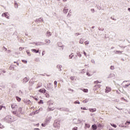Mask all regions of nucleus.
<instances>
[{
  "instance_id": "c9c22d12",
  "label": "nucleus",
  "mask_w": 130,
  "mask_h": 130,
  "mask_svg": "<svg viewBox=\"0 0 130 130\" xmlns=\"http://www.w3.org/2000/svg\"><path fill=\"white\" fill-rule=\"evenodd\" d=\"M3 107H4V108H6V107H3V106H0V110H2V109H3Z\"/></svg>"
},
{
  "instance_id": "864d4df0",
  "label": "nucleus",
  "mask_w": 130,
  "mask_h": 130,
  "mask_svg": "<svg viewBox=\"0 0 130 130\" xmlns=\"http://www.w3.org/2000/svg\"><path fill=\"white\" fill-rule=\"evenodd\" d=\"M11 68H12V66H11V67H10V69H11Z\"/></svg>"
},
{
  "instance_id": "2eb2a0df",
  "label": "nucleus",
  "mask_w": 130,
  "mask_h": 130,
  "mask_svg": "<svg viewBox=\"0 0 130 130\" xmlns=\"http://www.w3.org/2000/svg\"><path fill=\"white\" fill-rule=\"evenodd\" d=\"M82 91H83L84 92V93H88V89H82Z\"/></svg>"
},
{
  "instance_id": "7ed1b4c3",
  "label": "nucleus",
  "mask_w": 130,
  "mask_h": 130,
  "mask_svg": "<svg viewBox=\"0 0 130 130\" xmlns=\"http://www.w3.org/2000/svg\"><path fill=\"white\" fill-rule=\"evenodd\" d=\"M128 86H130V82L129 81H126V83L124 86V88H127Z\"/></svg>"
},
{
  "instance_id": "1a4fd4ad",
  "label": "nucleus",
  "mask_w": 130,
  "mask_h": 130,
  "mask_svg": "<svg viewBox=\"0 0 130 130\" xmlns=\"http://www.w3.org/2000/svg\"><path fill=\"white\" fill-rule=\"evenodd\" d=\"M29 81V79L27 77H25L23 79V83H27Z\"/></svg>"
},
{
  "instance_id": "b1692460",
  "label": "nucleus",
  "mask_w": 130,
  "mask_h": 130,
  "mask_svg": "<svg viewBox=\"0 0 130 130\" xmlns=\"http://www.w3.org/2000/svg\"><path fill=\"white\" fill-rule=\"evenodd\" d=\"M129 124H130V122L127 121V122L125 123V125H126V126L129 125Z\"/></svg>"
},
{
  "instance_id": "5fc2aeb1",
  "label": "nucleus",
  "mask_w": 130,
  "mask_h": 130,
  "mask_svg": "<svg viewBox=\"0 0 130 130\" xmlns=\"http://www.w3.org/2000/svg\"><path fill=\"white\" fill-rule=\"evenodd\" d=\"M27 53H29V52H27Z\"/></svg>"
},
{
  "instance_id": "0eeeda50",
  "label": "nucleus",
  "mask_w": 130,
  "mask_h": 130,
  "mask_svg": "<svg viewBox=\"0 0 130 130\" xmlns=\"http://www.w3.org/2000/svg\"><path fill=\"white\" fill-rule=\"evenodd\" d=\"M2 17H5L6 18H7V19H9V16H8V13H5L3 14Z\"/></svg>"
},
{
  "instance_id": "c756f323",
  "label": "nucleus",
  "mask_w": 130,
  "mask_h": 130,
  "mask_svg": "<svg viewBox=\"0 0 130 130\" xmlns=\"http://www.w3.org/2000/svg\"><path fill=\"white\" fill-rule=\"evenodd\" d=\"M22 62H24V63H27V61L25 60H22Z\"/></svg>"
},
{
  "instance_id": "f03ea898",
  "label": "nucleus",
  "mask_w": 130,
  "mask_h": 130,
  "mask_svg": "<svg viewBox=\"0 0 130 130\" xmlns=\"http://www.w3.org/2000/svg\"><path fill=\"white\" fill-rule=\"evenodd\" d=\"M54 126H55V127H59V126H60L59 121L57 120L55 121L54 123Z\"/></svg>"
},
{
  "instance_id": "2f4dec72",
  "label": "nucleus",
  "mask_w": 130,
  "mask_h": 130,
  "mask_svg": "<svg viewBox=\"0 0 130 130\" xmlns=\"http://www.w3.org/2000/svg\"><path fill=\"white\" fill-rule=\"evenodd\" d=\"M85 45H88V44H89V42L88 41H86L85 42H84Z\"/></svg>"
},
{
  "instance_id": "6ab92c4d",
  "label": "nucleus",
  "mask_w": 130,
  "mask_h": 130,
  "mask_svg": "<svg viewBox=\"0 0 130 130\" xmlns=\"http://www.w3.org/2000/svg\"><path fill=\"white\" fill-rule=\"evenodd\" d=\"M46 97L47 98H49V94L48 93H47V92H46L45 94Z\"/></svg>"
},
{
  "instance_id": "3c124183",
  "label": "nucleus",
  "mask_w": 130,
  "mask_h": 130,
  "mask_svg": "<svg viewBox=\"0 0 130 130\" xmlns=\"http://www.w3.org/2000/svg\"><path fill=\"white\" fill-rule=\"evenodd\" d=\"M128 11H129V12H130V8L128 9Z\"/></svg>"
},
{
  "instance_id": "72a5a7b5",
  "label": "nucleus",
  "mask_w": 130,
  "mask_h": 130,
  "mask_svg": "<svg viewBox=\"0 0 130 130\" xmlns=\"http://www.w3.org/2000/svg\"><path fill=\"white\" fill-rule=\"evenodd\" d=\"M15 106H17V105L14 106V105H11V108H12V109L15 108Z\"/></svg>"
},
{
  "instance_id": "a19ab883",
  "label": "nucleus",
  "mask_w": 130,
  "mask_h": 130,
  "mask_svg": "<svg viewBox=\"0 0 130 130\" xmlns=\"http://www.w3.org/2000/svg\"><path fill=\"white\" fill-rule=\"evenodd\" d=\"M23 49H24V48H22V47L19 48V50L20 51L23 50Z\"/></svg>"
},
{
  "instance_id": "a18cd8bd",
  "label": "nucleus",
  "mask_w": 130,
  "mask_h": 130,
  "mask_svg": "<svg viewBox=\"0 0 130 130\" xmlns=\"http://www.w3.org/2000/svg\"><path fill=\"white\" fill-rule=\"evenodd\" d=\"M94 83H96V84H98V83H101V82H99L98 81H95Z\"/></svg>"
},
{
  "instance_id": "dca6fc26",
  "label": "nucleus",
  "mask_w": 130,
  "mask_h": 130,
  "mask_svg": "<svg viewBox=\"0 0 130 130\" xmlns=\"http://www.w3.org/2000/svg\"><path fill=\"white\" fill-rule=\"evenodd\" d=\"M111 125L112 126H113V127H115V128H116V127H117V126L116 125V124H114V123L111 124Z\"/></svg>"
},
{
  "instance_id": "bb28decb",
  "label": "nucleus",
  "mask_w": 130,
  "mask_h": 130,
  "mask_svg": "<svg viewBox=\"0 0 130 130\" xmlns=\"http://www.w3.org/2000/svg\"><path fill=\"white\" fill-rule=\"evenodd\" d=\"M88 100H85L83 101V103H87V102H88Z\"/></svg>"
},
{
  "instance_id": "c03bdc74",
  "label": "nucleus",
  "mask_w": 130,
  "mask_h": 130,
  "mask_svg": "<svg viewBox=\"0 0 130 130\" xmlns=\"http://www.w3.org/2000/svg\"><path fill=\"white\" fill-rule=\"evenodd\" d=\"M114 69V67L113 66L111 67V69L113 70Z\"/></svg>"
},
{
  "instance_id": "9d476101",
  "label": "nucleus",
  "mask_w": 130,
  "mask_h": 130,
  "mask_svg": "<svg viewBox=\"0 0 130 130\" xmlns=\"http://www.w3.org/2000/svg\"><path fill=\"white\" fill-rule=\"evenodd\" d=\"M31 51L35 52V53H38V52H39V50H37L35 49H31Z\"/></svg>"
},
{
  "instance_id": "473e14b6",
  "label": "nucleus",
  "mask_w": 130,
  "mask_h": 130,
  "mask_svg": "<svg viewBox=\"0 0 130 130\" xmlns=\"http://www.w3.org/2000/svg\"><path fill=\"white\" fill-rule=\"evenodd\" d=\"M72 130H78V127H74Z\"/></svg>"
},
{
  "instance_id": "ddd939ff",
  "label": "nucleus",
  "mask_w": 130,
  "mask_h": 130,
  "mask_svg": "<svg viewBox=\"0 0 130 130\" xmlns=\"http://www.w3.org/2000/svg\"><path fill=\"white\" fill-rule=\"evenodd\" d=\"M16 99L17 100V101L18 102H21V98L18 97V96H16Z\"/></svg>"
},
{
  "instance_id": "cd10ccee",
  "label": "nucleus",
  "mask_w": 130,
  "mask_h": 130,
  "mask_svg": "<svg viewBox=\"0 0 130 130\" xmlns=\"http://www.w3.org/2000/svg\"><path fill=\"white\" fill-rule=\"evenodd\" d=\"M74 104H80V103L78 102V101H76L74 102Z\"/></svg>"
},
{
  "instance_id": "79ce46f5",
  "label": "nucleus",
  "mask_w": 130,
  "mask_h": 130,
  "mask_svg": "<svg viewBox=\"0 0 130 130\" xmlns=\"http://www.w3.org/2000/svg\"><path fill=\"white\" fill-rule=\"evenodd\" d=\"M75 36H78V35H80V34H78V33H76V34H75Z\"/></svg>"
},
{
  "instance_id": "de8ad7c7",
  "label": "nucleus",
  "mask_w": 130,
  "mask_h": 130,
  "mask_svg": "<svg viewBox=\"0 0 130 130\" xmlns=\"http://www.w3.org/2000/svg\"><path fill=\"white\" fill-rule=\"evenodd\" d=\"M14 63H17V66H19V63H17V62H16V61H14Z\"/></svg>"
},
{
  "instance_id": "aec40b11",
  "label": "nucleus",
  "mask_w": 130,
  "mask_h": 130,
  "mask_svg": "<svg viewBox=\"0 0 130 130\" xmlns=\"http://www.w3.org/2000/svg\"><path fill=\"white\" fill-rule=\"evenodd\" d=\"M98 127H102V126H103V125H102V124H101V123H99L98 124Z\"/></svg>"
},
{
  "instance_id": "ea45409f",
  "label": "nucleus",
  "mask_w": 130,
  "mask_h": 130,
  "mask_svg": "<svg viewBox=\"0 0 130 130\" xmlns=\"http://www.w3.org/2000/svg\"><path fill=\"white\" fill-rule=\"evenodd\" d=\"M72 56H74V55H73V54H71L70 55V58H73V57H72Z\"/></svg>"
},
{
  "instance_id": "5701e85b",
  "label": "nucleus",
  "mask_w": 130,
  "mask_h": 130,
  "mask_svg": "<svg viewBox=\"0 0 130 130\" xmlns=\"http://www.w3.org/2000/svg\"><path fill=\"white\" fill-rule=\"evenodd\" d=\"M121 100H124L125 102H127V100H125L124 98H121Z\"/></svg>"
},
{
  "instance_id": "f3484780",
  "label": "nucleus",
  "mask_w": 130,
  "mask_h": 130,
  "mask_svg": "<svg viewBox=\"0 0 130 130\" xmlns=\"http://www.w3.org/2000/svg\"><path fill=\"white\" fill-rule=\"evenodd\" d=\"M54 85L55 87H57V81H55L54 82Z\"/></svg>"
},
{
  "instance_id": "7c9ffc66",
  "label": "nucleus",
  "mask_w": 130,
  "mask_h": 130,
  "mask_svg": "<svg viewBox=\"0 0 130 130\" xmlns=\"http://www.w3.org/2000/svg\"><path fill=\"white\" fill-rule=\"evenodd\" d=\"M18 111H19V112H22V108H19Z\"/></svg>"
},
{
  "instance_id": "603ef678",
  "label": "nucleus",
  "mask_w": 130,
  "mask_h": 130,
  "mask_svg": "<svg viewBox=\"0 0 130 130\" xmlns=\"http://www.w3.org/2000/svg\"><path fill=\"white\" fill-rule=\"evenodd\" d=\"M63 2H67V0H65V1H64V0H63Z\"/></svg>"
},
{
  "instance_id": "37998d69",
  "label": "nucleus",
  "mask_w": 130,
  "mask_h": 130,
  "mask_svg": "<svg viewBox=\"0 0 130 130\" xmlns=\"http://www.w3.org/2000/svg\"><path fill=\"white\" fill-rule=\"evenodd\" d=\"M84 54L85 56H87V54L86 53V52L84 51Z\"/></svg>"
},
{
  "instance_id": "4be33fe9",
  "label": "nucleus",
  "mask_w": 130,
  "mask_h": 130,
  "mask_svg": "<svg viewBox=\"0 0 130 130\" xmlns=\"http://www.w3.org/2000/svg\"><path fill=\"white\" fill-rule=\"evenodd\" d=\"M70 79L72 80V81H74L75 80V77L72 76L70 77Z\"/></svg>"
},
{
  "instance_id": "c85d7f7f",
  "label": "nucleus",
  "mask_w": 130,
  "mask_h": 130,
  "mask_svg": "<svg viewBox=\"0 0 130 130\" xmlns=\"http://www.w3.org/2000/svg\"><path fill=\"white\" fill-rule=\"evenodd\" d=\"M45 42H46L47 43H50V41L48 40H46Z\"/></svg>"
},
{
  "instance_id": "58836bf2",
  "label": "nucleus",
  "mask_w": 130,
  "mask_h": 130,
  "mask_svg": "<svg viewBox=\"0 0 130 130\" xmlns=\"http://www.w3.org/2000/svg\"><path fill=\"white\" fill-rule=\"evenodd\" d=\"M33 98L35 100H36V101H38V99H37V98L33 97Z\"/></svg>"
},
{
  "instance_id": "393cba45",
  "label": "nucleus",
  "mask_w": 130,
  "mask_h": 130,
  "mask_svg": "<svg viewBox=\"0 0 130 130\" xmlns=\"http://www.w3.org/2000/svg\"><path fill=\"white\" fill-rule=\"evenodd\" d=\"M79 43L81 44H83V43H84V41H83V40H80Z\"/></svg>"
},
{
  "instance_id": "f257e3e1",
  "label": "nucleus",
  "mask_w": 130,
  "mask_h": 130,
  "mask_svg": "<svg viewBox=\"0 0 130 130\" xmlns=\"http://www.w3.org/2000/svg\"><path fill=\"white\" fill-rule=\"evenodd\" d=\"M48 103L49 104L48 111H52V110H54V105H53V103L52 102L49 101Z\"/></svg>"
},
{
  "instance_id": "423d86ee",
  "label": "nucleus",
  "mask_w": 130,
  "mask_h": 130,
  "mask_svg": "<svg viewBox=\"0 0 130 130\" xmlns=\"http://www.w3.org/2000/svg\"><path fill=\"white\" fill-rule=\"evenodd\" d=\"M97 110L96 109V108H89V111L90 112H95Z\"/></svg>"
},
{
  "instance_id": "4468645a",
  "label": "nucleus",
  "mask_w": 130,
  "mask_h": 130,
  "mask_svg": "<svg viewBox=\"0 0 130 130\" xmlns=\"http://www.w3.org/2000/svg\"><path fill=\"white\" fill-rule=\"evenodd\" d=\"M33 84H34V82H33V81H30L29 82V86H32V85H33Z\"/></svg>"
},
{
  "instance_id": "09e8293b",
  "label": "nucleus",
  "mask_w": 130,
  "mask_h": 130,
  "mask_svg": "<svg viewBox=\"0 0 130 130\" xmlns=\"http://www.w3.org/2000/svg\"><path fill=\"white\" fill-rule=\"evenodd\" d=\"M13 114H16V112L14 111L13 112Z\"/></svg>"
},
{
  "instance_id": "39448f33",
  "label": "nucleus",
  "mask_w": 130,
  "mask_h": 130,
  "mask_svg": "<svg viewBox=\"0 0 130 130\" xmlns=\"http://www.w3.org/2000/svg\"><path fill=\"white\" fill-rule=\"evenodd\" d=\"M110 91H111V88H110V87H106V88L105 89V92L106 93H109V92H110Z\"/></svg>"
},
{
  "instance_id": "6e6552de",
  "label": "nucleus",
  "mask_w": 130,
  "mask_h": 130,
  "mask_svg": "<svg viewBox=\"0 0 130 130\" xmlns=\"http://www.w3.org/2000/svg\"><path fill=\"white\" fill-rule=\"evenodd\" d=\"M115 54H121L122 53V51H115Z\"/></svg>"
},
{
  "instance_id": "49530a36",
  "label": "nucleus",
  "mask_w": 130,
  "mask_h": 130,
  "mask_svg": "<svg viewBox=\"0 0 130 130\" xmlns=\"http://www.w3.org/2000/svg\"><path fill=\"white\" fill-rule=\"evenodd\" d=\"M42 126H43V127L45 126V124L42 123Z\"/></svg>"
},
{
  "instance_id": "20e7f679",
  "label": "nucleus",
  "mask_w": 130,
  "mask_h": 130,
  "mask_svg": "<svg viewBox=\"0 0 130 130\" xmlns=\"http://www.w3.org/2000/svg\"><path fill=\"white\" fill-rule=\"evenodd\" d=\"M39 92H40V93H45L46 92V89L45 88H42V89H39Z\"/></svg>"
},
{
  "instance_id": "a878e982",
  "label": "nucleus",
  "mask_w": 130,
  "mask_h": 130,
  "mask_svg": "<svg viewBox=\"0 0 130 130\" xmlns=\"http://www.w3.org/2000/svg\"><path fill=\"white\" fill-rule=\"evenodd\" d=\"M64 12H65V13H68V12H69V10L64 8Z\"/></svg>"
},
{
  "instance_id": "a211bd4d",
  "label": "nucleus",
  "mask_w": 130,
  "mask_h": 130,
  "mask_svg": "<svg viewBox=\"0 0 130 130\" xmlns=\"http://www.w3.org/2000/svg\"><path fill=\"white\" fill-rule=\"evenodd\" d=\"M14 6H15V8H18V7H19V5L17 3H15Z\"/></svg>"
},
{
  "instance_id": "412c9836",
  "label": "nucleus",
  "mask_w": 130,
  "mask_h": 130,
  "mask_svg": "<svg viewBox=\"0 0 130 130\" xmlns=\"http://www.w3.org/2000/svg\"><path fill=\"white\" fill-rule=\"evenodd\" d=\"M38 103L39 104H43V101L41 100Z\"/></svg>"
},
{
  "instance_id": "e433bc0d",
  "label": "nucleus",
  "mask_w": 130,
  "mask_h": 130,
  "mask_svg": "<svg viewBox=\"0 0 130 130\" xmlns=\"http://www.w3.org/2000/svg\"><path fill=\"white\" fill-rule=\"evenodd\" d=\"M86 75H87V76H88V77H90V76H91V75L89 73H86Z\"/></svg>"
},
{
  "instance_id": "8fccbe9b",
  "label": "nucleus",
  "mask_w": 130,
  "mask_h": 130,
  "mask_svg": "<svg viewBox=\"0 0 130 130\" xmlns=\"http://www.w3.org/2000/svg\"><path fill=\"white\" fill-rule=\"evenodd\" d=\"M70 91H72V92H74V90H73V89H70Z\"/></svg>"
},
{
  "instance_id": "9b49d317",
  "label": "nucleus",
  "mask_w": 130,
  "mask_h": 130,
  "mask_svg": "<svg viewBox=\"0 0 130 130\" xmlns=\"http://www.w3.org/2000/svg\"><path fill=\"white\" fill-rule=\"evenodd\" d=\"M92 128H93V130H96V129H97V125H92Z\"/></svg>"
},
{
  "instance_id": "f8f14e48",
  "label": "nucleus",
  "mask_w": 130,
  "mask_h": 130,
  "mask_svg": "<svg viewBox=\"0 0 130 130\" xmlns=\"http://www.w3.org/2000/svg\"><path fill=\"white\" fill-rule=\"evenodd\" d=\"M47 36H48V37H49L50 36H51L52 34L50 31H48L47 32Z\"/></svg>"
},
{
  "instance_id": "4c0bfd02",
  "label": "nucleus",
  "mask_w": 130,
  "mask_h": 130,
  "mask_svg": "<svg viewBox=\"0 0 130 130\" xmlns=\"http://www.w3.org/2000/svg\"><path fill=\"white\" fill-rule=\"evenodd\" d=\"M78 55L80 57H81V56H82V54H81V53H80V52H79V53H78Z\"/></svg>"
},
{
  "instance_id": "f704fd0d",
  "label": "nucleus",
  "mask_w": 130,
  "mask_h": 130,
  "mask_svg": "<svg viewBox=\"0 0 130 130\" xmlns=\"http://www.w3.org/2000/svg\"><path fill=\"white\" fill-rule=\"evenodd\" d=\"M81 109H82V110H87V109H86V108H85V107H84V108L81 107Z\"/></svg>"
}]
</instances>
